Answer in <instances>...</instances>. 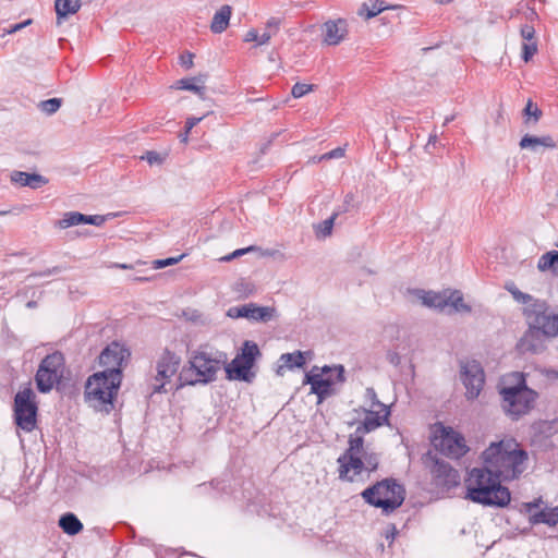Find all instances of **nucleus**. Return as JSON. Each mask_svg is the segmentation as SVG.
Returning a JSON list of instances; mask_svg holds the SVG:
<instances>
[{
	"label": "nucleus",
	"instance_id": "nucleus-1",
	"mask_svg": "<svg viewBox=\"0 0 558 558\" xmlns=\"http://www.w3.org/2000/svg\"><path fill=\"white\" fill-rule=\"evenodd\" d=\"M364 402L365 405L355 409L354 412L362 413L365 417L357 423L355 432L349 435L348 448L337 460L339 478L343 481L354 482L364 471L367 473L376 471L379 464L378 454L364 447V435L387 425L390 410L378 400L372 387L366 388Z\"/></svg>",
	"mask_w": 558,
	"mask_h": 558
},
{
	"label": "nucleus",
	"instance_id": "nucleus-2",
	"mask_svg": "<svg viewBox=\"0 0 558 558\" xmlns=\"http://www.w3.org/2000/svg\"><path fill=\"white\" fill-rule=\"evenodd\" d=\"M481 463L502 482L518 480L526 470L529 453L514 438L493 441L482 451Z\"/></svg>",
	"mask_w": 558,
	"mask_h": 558
},
{
	"label": "nucleus",
	"instance_id": "nucleus-3",
	"mask_svg": "<svg viewBox=\"0 0 558 558\" xmlns=\"http://www.w3.org/2000/svg\"><path fill=\"white\" fill-rule=\"evenodd\" d=\"M501 483L484 464L473 468L464 478L465 499L482 506L504 508L510 504L511 494Z\"/></svg>",
	"mask_w": 558,
	"mask_h": 558
},
{
	"label": "nucleus",
	"instance_id": "nucleus-4",
	"mask_svg": "<svg viewBox=\"0 0 558 558\" xmlns=\"http://www.w3.org/2000/svg\"><path fill=\"white\" fill-rule=\"evenodd\" d=\"M499 393L502 398V409L512 418L526 414L537 398V392L526 386L524 375L519 372L504 377Z\"/></svg>",
	"mask_w": 558,
	"mask_h": 558
},
{
	"label": "nucleus",
	"instance_id": "nucleus-5",
	"mask_svg": "<svg viewBox=\"0 0 558 558\" xmlns=\"http://www.w3.org/2000/svg\"><path fill=\"white\" fill-rule=\"evenodd\" d=\"M228 361L225 352L214 349L207 344L199 345L193 350L189 356V367L186 374L194 375L193 379L187 380L189 385H206L217 379V374Z\"/></svg>",
	"mask_w": 558,
	"mask_h": 558
},
{
	"label": "nucleus",
	"instance_id": "nucleus-6",
	"mask_svg": "<svg viewBox=\"0 0 558 558\" xmlns=\"http://www.w3.org/2000/svg\"><path fill=\"white\" fill-rule=\"evenodd\" d=\"M122 379L119 374L113 376L98 372L88 377L85 385V400L95 410L109 413L113 409V400L118 395Z\"/></svg>",
	"mask_w": 558,
	"mask_h": 558
},
{
	"label": "nucleus",
	"instance_id": "nucleus-7",
	"mask_svg": "<svg viewBox=\"0 0 558 558\" xmlns=\"http://www.w3.org/2000/svg\"><path fill=\"white\" fill-rule=\"evenodd\" d=\"M361 495L367 504L389 514L403 504L405 490L396 480L385 478L364 489Z\"/></svg>",
	"mask_w": 558,
	"mask_h": 558
},
{
	"label": "nucleus",
	"instance_id": "nucleus-8",
	"mask_svg": "<svg viewBox=\"0 0 558 558\" xmlns=\"http://www.w3.org/2000/svg\"><path fill=\"white\" fill-rule=\"evenodd\" d=\"M343 366H314L305 374L304 384L311 386V392L316 395L318 403L336 393L335 386L344 381Z\"/></svg>",
	"mask_w": 558,
	"mask_h": 558
},
{
	"label": "nucleus",
	"instance_id": "nucleus-9",
	"mask_svg": "<svg viewBox=\"0 0 558 558\" xmlns=\"http://www.w3.org/2000/svg\"><path fill=\"white\" fill-rule=\"evenodd\" d=\"M260 354L258 345L253 341H245L241 353L230 362L226 363L225 371L229 380H241L251 383L255 374L251 371L256 357Z\"/></svg>",
	"mask_w": 558,
	"mask_h": 558
},
{
	"label": "nucleus",
	"instance_id": "nucleus-10",
	"mask_svg": "<svg viewBox=\"0 0 558 558\" xmlns=\"http://www.w3.org/2000/svg\"><path fill=\"white\" fill-rule=\"evenodd\" d=\"M64 368L65 361L61 352L48 354L40 362L35 376L37 389L43 393L49 392L63 378Z\"/></svg>",
	"mask_w": 558,
	"mask_h": 558
},
{
	"label": "nucleus",
	"instance_id": "nucleus-11",
	"mask_svg": "<svg viewBox=\"0 0 558 558\" xmlns=\"http://www.w3.org/2000/svg\"><path fill=\"white\" fill-rule=\"evenodd\" d=\"M36 395L29 387L20 390L14 397V421L26 433L37 427Z\"/></svg>",
	"mask_w": 558,
	"mask_h": 558
},
{
	"label": "nucleus",
	"instance_id": "nucleus-12",
	"mask_svg": "<svg viewBox=\"0 0 558 558\" xmlns=\"http://www.w3.org/2000/svg\"><path fill=\"white\" fill-rule=\"evenodd\" d=\"M523 312L530 327L537 328L548 337L558 335V315L549 314L545 302H534Z\"/></svg>",
	"mask_w": 558,
	"mask_h": 558
},
{
	"label": "nucleus",
	"instance_id": "nucleus-13",
	"mask_svg": "<svg viewBox=\"0 0 558 558\" xmlns=\"http://www.w3.org/2000/svg\"><path fill=\"white\" fill-rule=\"evenodd\" d=\"M131 356L130 349L121 342L112 341L99 355V364L105 368L102 372L108 375L119 374L122 379V369L126 366Z\"/></svg>",
	"mask_w": 558,
	"mask_h": 558
},
{
	"label": "nucleus",
	"instance_id": "nucleus-14",
	"mask_svg": "<svg viewBox=\"0 0 558 558\" xmlns=\"http://www.w3.org/2000/svg\"><path fill=\"white\" fill-rule=\"evenodd\" d=\"M181 357L169 350H165L156 362V374L153 377L151 389L155 393L166 391V385L177 374Z\"/></svg>",
	"mask_w": 558,
	"mask_h": 558
},
{
	"label": "nucleus",
	"instance_id": "nucleus-15",
	"mask_svg": "<svg viewBox=\"0 0 558 558\" xmlns=\"http://www.w3.org/2000/svg\"><path fill=\"white\" fill-rule=\"evenodd\" d=\"M433 444L442 454L452 459H459L469 451L464 437L451 427L442 426L439 435L434 436Z\"/></svg>",
	"mask_w": 558,
	"mask_h": 558
},
{
	"label": "nucleus",
	"instance_id": "nucleus-16",
	"mask_svg": "<svg viewBox=\"0 0 558 558\" xmlns=\"http://www.w3.org/2000/svg\"><path fill=\"white\" fill-rule=\"evenodd\" d=\"M461 380L466 389V398L469 400L476 399L485 383V374L482 365L475 360L462 362Z\"/></svg>",
	"mask_w": 558,
	"mask_h": 558
},
{
	"label": "nucleus",
	"instance_id": "nucleus-17",
	"mask_svg": "<svg viewBox=\"0 0 558 558\" xmlns=\"http://www.w3.org/2000/svg\"><path fill=\"white\" fill-rule=\"evenodd\" d=\"M430 475L433 484L442 490H449L460 483L459 472L444 460H432Z\"/></svg>",
	"mask_w": 558,
	"mask_h": 558
},
{
	"label": "nucleus",
	"instance_id": "nucleus-18",
	"mask_svg": "<svg viewBox=\"0 0 558 558\" xmlns=\"http://www.w3.org/2000/svg\"><path fill=\"white\" fill-rule=\"evenodd\" d=\"M548 336L543 333L541 330H538L535 327H530L523 335V337L520 339L518 343V349L522 353L531 352V353H538L541 352L545 347V339Z\"/></svg>",
	"mask_w": 558,
	"mask_h": 558
},
{
	"label": "nucleus",
	"instance_id": "nucleus-19",
	"mask_svg": "<svg viewBox=\"0 0 558 558\" xmlns=\"http://www.w3.org/2000/svg\"><path fill=\"white\" fill-rule=\"evenodd\" d=\"M280 27V20L277 17H271L266 23L265 31L259 34L256 28H251L246 32L244 36L245 43H255L256 46H264L269 44L270 39L277 35Z\"/></svg>",
	"mask_w": 558,
	"mask_h": 558
},
{
	"label": "nucleus",
	"instance_id": "nucleus-20",
	"mask_svg": "<svg viewBox=\"0 0 558 558\" xmlns=\"http://www.w3.org/2000/svg\"><path fill=\"white\" fill-rule=\"evenodd\" d=\"M347 33V23L343 20L328 21L324 24V41L329 46L340 44Z\"/></svg>",
	"mask_w": 558,
	"mask_h": 558
},
{
	"label": "nucleus",
	"instance_id": "nucleus-21",
	"mask_svg": "<svg viewBox=\"0 0 558 558\" xmlns=\"http://www.w3.org/2000/svg\"><path fill=\"white\" fill-rule=\"evenodd\" d=\"M275 310L269 306H258L254 303L243 305V318L255 322H268L272 318Z\"/></svg>",
	"mask_w": 558,
	"mask_h": 558
},
{
	"label": "nucleus",
	"instance_id": "nucleus-22",
	"mask_svg": "<svg viewBox=\"0 0 558 558\" xmlns=\"http://www.w3.org/2000/svg\"><path fill=\"white\" fill-rule=\"evenodd\" d=\"M11 181L21 186H29L32 189H38L47 182V180L40 174L23 171H14L11 174Z\"/></svg>",
	"mask_w": 558,
	"mask_h": 558
},
{
	"label": "nucleus",
	"instance_id": "nucleus-23",
	"mask_svg": "<svg viewBox=\"0 0 558 558\" xmlns=\"http://www.w3.org/2000/svg\"><path fill=\"white\" fill-rule=\"evenodd\" d=\"M415 294L425 306L442 310L448 306L447 294L433 291L416 290Z\"/></svg>",
	"mask_w": 558,
	"mask_h": 558
},
{
	"label": "nucleus",
	"instance_id": "nucleus-24",
	"mask_svg": "<svg viewBox=\"0 0 558 558\" xmlns=\"http://www.w3.org/2000/svg\"><path fill=\"white\" fill-rule=\"evenodd\" d=\"M231 14V7L228 4L222 5L213 16L210 31L215 34H220L226 31L229 25Z\"/></svg>",
	"mask_w": 558,
	"mask_h": 558
},
{
	"label": "nucleus",
	"instance_id": "nucleus-25",
	"mask_svg": "<svg viewBox=\"0 0 558 558\" xmlns=\"http://www.w3.org/2000/svg\"><path fill=\"white\" fill-rule=\"evenodd\" d=\"M539 146H543L545 148H555L556 143L550 135L537 137L526 134L520 141V147L523 149L530 148L532 150H537Z\"/></svg>",
	"mask_w": 558,
	"mask_h": 558
},
{
	"label": "nucleus",
	"instance_id": "nucleus-26",
	"mask_svg": "<svg viewBox=\"0 0 558 558\" xmlns=\"http://www.w3.org/2000/svg\"><path fill=\"white\" fill-rule=\"evenodd\" d=\"M530 522L532 524L544 523L549 526L558 524V506L554 508L541 509L538 512L531 515Z\"/></svg>",
	"mask_w": 558,
	"mask_h": 558
},
{
	"label": "nucleus",
	"instance_id": "nucleus-27",
	"mask_svg": "<svg viewBox=\"0 0 558 558\" xmlns=\"http://www.w3.org/2000/svg\"><path fill=\"white\" fill-rule=\"evenodd\" d=\"M59 526L68 535H76L83 530L82 522L72 512H66L60 517Z\"/></svg>",
	"mask_w": 558,
	"mask_h": 558
},
{
	"label": "nucleus",
	"instance_id": "nucleus-28",
	"mask_svg": "<svg viewBox=\"0 0 558 558\" xmlns=\"http://www.w3.org/2000/svg\"><path fill=\"white\" fill-rule=\"evenodd\" d=\"M174 87L191 90L202 98L205 96L204 78L202 76L179 80Z\"/></svg>",
	"mask_w": 558,
	"mask_h": 558
},
{
	"label": "nucleus",
	"instance_id": "nucleus-29",
	"mask_svg": "<svg viewBox=\"0 0 558 558\" xmlns=\"http://www.w3.org/2000/svg\"><path fill=\"white\" fill-rule=\"evenodd\" d=\"M56 13L58 16V23L69 14L76 13L81 8L80 0H56L54 2Z\"/></svg>",
	"mask_w": 558,
	"mask_h": 558
},
{
	"label": "nucleus",
	"instance_id": "nucleus-30",
	"mask_svg": "<svg viewBox=\"0 0 558 558\" xmlns=\"http://www.w3.org/2000/svg\"><path fill=\"white\" fill-rule=\"evenodd\" d=\"M537 268L541 271L550 270L553 274L558 275V251L543 254L538 259Z\"/></svg>",
	"mask_w": 558,
	"mask_h": 558
},
{
	"label": "nucleus",
	"instance_id": "nucleus-31",
	"mask_svg": "<svg viewBox=\"0 0 558 558\" xmlns=\"http://www.w3.org/2000/svg\"><path fill=\"white\" fill-rule=\"evenodd\" d=\"M85 215L78 211H69L63 215V217L57 221V226L60 229H68L73 226H77L84 223Z\"/></svg>",
	"mask_w": 558,
	"mask_h": 558
},
{
	"label": "nucleus",
	"instance_id": "nucleus-32",
	"mask_svg": "<svg viewBox=\"0 0 558 558\" xmlns=\"http://www.w3.org/2000/svg\"><path fill=\"white\" fill-rule=\"evenodd\" d=\"M448 306H451L456 312L470 313L471 306L465 304L463 295L460 291L456 290L447 295Z\"/></svg>",
	"mask_w": 558,
	"mask_h": 558
},
{
	"label": "nucleus",
	"instance_id": "nucleus-33",
	"mask_svg": "<svg viewBox=\"0 0 558 558\" xmlns=\"http://www.w3.org/2000/svg\"><path fill=\"white\" fill-rule=\"evenodd\" d=\"M280 361L283 362V366L292 369L294 367H303L305 364V357L303 352L295 351L293 353H284L280 356Z\"/></svg>",
	"mask_w": 558,
	"mask_h": 558
},
{
	"label": "nucleus",
	"instance_id": "nucleus-34",
	"mask_svg": "<svg viewBox=\"0 0 558 558\" xmlns=\"http://www.w3.org/2000/svg\"><path fill=\"white\" fill-rule=\"evenodd\" d=\"M506 289L511 293L517 302L524 304L525 307L530 306L534 302H541L539 300H535L532 295L521 292L513 283L507 284Z\"/></svg>",
	"mask_w": 558,
	"mask_h": 558
},
{
	"label": "nucleus",
	"instance_id": "nucleus-35",
	"mask_svg": "<svg viewBox=\"0 0 558 558\" xmlns=\"http://www.w3.org/2000/svg\"><path fill=\"white\" fill-rule=\"evenodd\" d=\"M386 9L387 7L384 5L383 1L376 0L369 7L364 3L362 9L360 10V15H364L366 20H369L378 15Z\"/></svg>",
	"mask_w": 558,
	"mask_h": 558
},
{
	"label": "nucleus",
	"instance_id": "nucleus-36",
	"mask_svg": "<svg viewBox=\"0 0 558 558\" xmlns=\"http://www.w3.org/2000/svg\"><path fill=\"white\" fill-rule=\"evenodd\" d=\"M339 213H333L328 219L317 225L316 233L318 236L326 238L331 234L332 227Z\"/></svg>",
	"mask_w": 558,
	"mask_h": 558
},
{
	"label": "nucleus",
	"instance_id": "nucleus-37",
	"mask_svg": "<svg viewBox=\"0 0 558 558\" xmlns=\"http://www.w3.org/2000/svg\"><path fill=\"white\" fill-rule=\"evenodd\" d=\"M204 118H205V116L199 117V118L190 117V118L186 119V121H185V130H184V132L179 134V138H180L181 143L186 144L189 142V134H190L191 130L196 124H198Z\"/></svg>",
	"mask_w": 558,
	"mask_h": 558
},
{
	"label": "nucleus",
	"instance_id": "nucleus-38",
	"mask_svg": "<svg viewBox=\"0 0 558 558\" xmlns=\"http://www.w3.org/2000/svg\"><path fill=\"white\" fill-rule=\"evenodd\" d=\"M61 106V99L59 98H50L47 100H44L39 104V107L41 111H44L47 114H52L59 110Z\"/></svg>",
	"mask_w": 558,
	"mask_h": 558
},
{
	"label": "nucleus",
	"instance_id": "nucleus-39",
	"mask_svg": "<svg viewBox=\"0 0 558 558\" xmlns=\"http://www.w3.org/2000/svg\"><path fill=\"white\" fill-rule=\"evenodd\" d=\"M537 52L536 41H527L522 45V59L529 62L533 56Z\"/></svg>",
	"mask_w": 558,
	"mask_h": 558
},
{
	"label": "nucleus",
	"instance_id": "nucleus-40",
	"mask_svg": "<svg viewBox=\"0 0 558 558\" xmlns=\"http://www.w3.org/2000/svg\"><path fill=\"white\" fill-rule=\"evenodd\" d=\"M313 90V85L304 83H295L292 86L291 94L294 98H301Z\"/></svg>",
	"mask_w": 558,
	"mask_h": 558
},
{
	"label": "nucleus",
	"instance_id": "nucleus-41",
	"mask_svg": "<svg viewBox=\"0 0 558 558\" xmlns=\"http://www.w3.org/2000/svg\"><path fill=\"white\" fill-rule=\"evenodd\" d=\"M257 250H258V247L254 246V245H251V246H247L244 248H239V250L233 251L231 254H228V255L221 257L220 260L221 262H231L232 259H234L236 257L243 256L244 254L250 253V252H255Z\"/></svg>",
	"mask_w": 558,
	"mask_h": 558
},
{
	"label": "nucleus",
	"instance_id": "nucleus-42",
	"mask_svg": "<svg viewBox=\"0 0 558 558\" xmlns=\"http://www.w3.org/2000/svg\"><path fill=\"white\" fill-rule=\"evenodd\" d=\"M524 114L533 117L534 120L537 121L542 116V111L532 102V100H529L524 108Z\"/></svg>",
	"mask_w": 558,
	"mask_h": 558
},
{
	"label": "nucleus",
	"instance_id": "nucleus-43",
	"mask_svg": "<svg viewBox=\"0 0 558 558\" xmlns=\"http://www.w3.org/2000/svg\"><path fill=\"white\" fill-rule=\"evenodd\" d=\"M520 34H521L522 38L525 40L524 43L535 41L534 40L535 29L532 25H529V24L523 25L520 29Z\"/></svg>",
	"mask_w": 558,
	"mask_h": 558
},
{
	"label": "nucleus",
	"instance_id": "nucleus-44",
	"mask_svg": "<svg viewBox=\"0 0 558 558\" xmlns=\"http://www.w3.org/2000/svg\"><path fill=\"white\" fill-rule=\"evenodd\" d=\"M183 255L179 256V257H170V258H166V259H157L154 262V267L156 269H160V268H165L167 266H170V265H174L177 264L178 262H180L182 259Z\"/></svg>",
	"mask_w": 558,
	"mask_h": 558
},
{
	"label": "nucleus",
	"instance_id": "nucleus-45",
	"mask_svg": "<svg viewBox=\"0 0 558 558\" xmlns=\"http://www.w3.org/2000/svg\"><path fill=\"white\" fill-rule=\"evenodd\" d=\"M543 505V499L542 498H537L533 501H530V502H525L523 504V508L524 510L530 514V517L534 513H536L537 511H535L536 509H539L541 506Z\"/></svg>",
	"mask_w": 558,
	"mask_h": 558
},
{
	"label": "nucleus",
	"instance_id": "nucleus-46",
	"mask_svg": "<svg viewBox=\"0 0 558 558\" xmlns=\"http://www.w3.org/2000/svg\"><path fill=\"white\" fill-rule=\"evenodd\" d=\"M538 429L542 433H554L558 430V421H551V422H542L538 424Z\"/></svg>",
	"mask_w": 558,
	"mask_h": 558
},
{
	"label": "nucleus",
	"instance_id": "nucleus-47",
	"mask_svg": "<svg viewBox=\"0 0 558 558\" xmlns=\"http://www.w3.org/2000/svg\"><path fill=\"white\" fill-rule=\"evenodd\" d=\"M105 221H106L105 216H101V215L87 216V215H85L84 223H88V225H93V226L99 227Z\"/></svg>",
	"mask_w": 558,
	"mask_h": 558
},
{
	"label": "nucleus",
	"instance_id": "nucleus-48",
	"mask_svg": "<svg viewBox=\"0 0 558 558\" xmlns=\"http://www.w3.org/2000/svg\"><path fill=\"white\" fill-rule=\"evenodd\" d=\"M344 155V149L343 148H335L326 154H324L322 157H320V160L323 159H333V158H341L343 157Z\"/></svg>",
	"mask_w": 558,
	"mask_h": 558
},
{
	"label": "nucleus",
	"instance_id": "nucleus-49",
	"mask_svg": "<svg viewBox=\"0 0 558 558\" xmlns=\"http://www.w3.org/2000/svg\"><path fill=\"white\" fill-rule=\"evenodd\" d=\"M193 58H194V54L190 53V52L181 54V57H180L181 65L186 69H190L193 65Z\"/></svg>",
	"mask_w": 558,
	"mask_h": 558
},
{
	"label": "nucleus",
	"instance_id": "nucleus-50",
	"mask_svg": "<svg viewBox=\"0 0 558 558\" xmlns=\"http://www.w3.org/2000/svg\"><path fill=\"white\" fill-rule=\"evenodd\" d=\"M227 314L231 318H243V305L230 307Z\"/></svg>",
	"mask_w": 558,
	"mask_h": 558
},
{
	"label": "nucleus",
	"instance_id": "nucleus-51",
	"mask_svg": "<svg viewBox=\"0 0 558 558\" xmlns=\"http://www.w3.org/2000/svg\"><path fill=\"white\" fill-rule=\"evenodd\" d=\"M146 159L150 165L161 161L159 154L156 151H148L146 155Z\"/></svg>",
	"mask_w": 558,
	"mask_h": 558
},
{
	"label": "nucleus",
	"instance_id": "nucleus-52",
	"mask_svg": "<svg viewBox=\"0 0 558 558\" xmlns=\"http://www.w3.org/2000/svg\"><path fill=\"white\" fill-rule=\"evenodd\" d=\"M29 23H31V20H27V21H25V22H23V23L15 24V25H13V26L8 31V33H10V34L15 33V32H17V31L22 29L23 27H25L26 25H28Z\"/></svg>",
	"mask_w": 558,
	"mask_h": 558
},
{
	"label": "nucleus",
	"instance_id": "nucleus-53",
	"mask_svg": "<svg viewBox=\"0 0 558 558\" xmlns=\"http://www.w3.org/2000/svg\"><path fill=\"white\" fill-rule=\"evenodd\" d=\"M354 196L353 194H347L344 197V209L343 211H348L351 203L353 202Z\"/></svg>",
	"mask_w": 558,
	"mask_h": 558
},
{
	"label": "nucleus",
	"instance_id": "nucleus-54",
	"mask_svg": "<svg viewBox=\"0 0 558 558\" xmlns=\"http://www.w3.org/2000/svg\"><path fill=\"white\" fill-rule=\"evenodd\" d=\"M112 267L120 268V269H130V268H131V265H128V264H120V263H114V264L112 265Z\"/></svg>",
	"mask_w": 558,
	"mask_h": 558
},
{
	"label": "nucleus",
	"instance_id": "nucleus-55",
	"mask_svg": "<svg viewBox=\"0 0 558 558\" xmlns=\"http://www.w3.org/2000/svg\"><path fill=\"white\" fill-rule=\"evenodd\" d=\"M61 269L59 267H53L52 269H48L45 275H52V274H58L60 272Z\"/></svg>",
	"mask_w": 558,
	"mask_h": 558
},
{
	"label": "nucleus",
	"instance_id": "nucleus-56",
	"mask_svg": "<svg viewBox=\"0 0 558 558\" xmlns=\"http://www.w3.org/2000/svg\"><path fill=\"white\" fill-rule=\"evenodd\" d=\"M534 17H537V13L534 10H531L530 15L527 19L533 20Z\"/></svg>",
	"mask_w": 558,
	"mask_h": 558
},
{
	"label": "nucleus",
	"instance_id": "nucleus-57",
	"mask_svg": "<svg viewBox=\"0 0 558 558\" xmlns=\"http://www.w3.org/2000/svg\"><path fill=\"white\" fill-rule=\"evenodd\" d=\"M436 141H437V135L436 134H432L429 136L428 143H436Z\"/></svg>",
	"mask_w": 558,
	"mask_h": 558
},
{
	"label": "nucleus",
	"instance_id": "nucleus-58",
	"mask_svg": "<svg viewBox=\"0 0 558 558\" xmlns=\"http://www.w3.org/2000/svg\"><path fill=\"white\" fill-rule=\"evenodd\" d=\"M453 119H454V117H453V116L447 117V118L445 119L444 125H447V124H448L449 122H451Z\"/></svg>",
	"mask_w": 558,
	"mask_h": 558
},
{
	"label": "nucleus",
	"instance_id": "nucleus-59",
	"mask_svg": "<svg viewBox=\"0 0 558 558\" xmlns=\"http://www.w3.org/2000/svg\"><path fill=\"white\" fill-rule=\"evenodd\" d=\"M435 1L444 4V3H450L452 0H435Z\"/></svg>",
	"mask_w": 558,
	"mask_h": 558
},
{
	"label": "nucleus",
	"instance_id": "nucleus-60",
	"mask_svg": "<svg viewBox=\"0 0 558 558\" xmlns=\"http://www.w3.org/2000/svg\"><path fill=\"white\" fill-rule=\"evenodd\" d=\"M27 306H28V307H34V306H35V302H33V301L28 302V303H27Z\"/></svg>",
	"mask_w": 558,
	"mask_h": 558
},
{
	"label": "nucleus",
	"instance_id": "nucleus-61",
	"mask_svg": "<svg viewBox=\"0 0 558 558\" xmlns=\"http://www.w3.org/2000/svg\"><path fill=\"white\" fill-rule=\"evenodd\" d=\"M283 366H279L278 368V374H281V369H282Z\"/></svg>",
	"mask_w": 558,
	"mask_h": 558
},
{
	"label": "nucleus",
	"instance_id": "nucleus-62",
	"mask_svg": "<svg viewBox=\"0 0 558 558\" xmlns=\"http://www.w3.org/2000/svg\"><path fill=\"white\" fill-rule=\"evenodd\" d=\"M557 246H558V242H557Z\"/></svg>",
	"mask_w": 558,
	"mask_h": 558
}]
</instances>
